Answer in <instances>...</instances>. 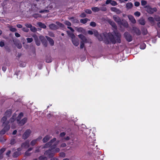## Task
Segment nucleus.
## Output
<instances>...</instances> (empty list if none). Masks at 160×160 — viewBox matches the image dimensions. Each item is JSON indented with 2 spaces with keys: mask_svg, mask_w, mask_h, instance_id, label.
<instances>
[{
  "mask_svg": "<svg viewBox=\"0 0 160 160\" xmlns=\"http://www.w3.org/2000/svg\"><path fill=\"white\" fill-rule=\"evenodd\" d=\"M6 150V148H2L0 150V154H3Z\"/></svg>",
  "mask_w": 160,
  "mask_h": 160,
  "instance_id": "obj_45",
  "label": "nucleus"
},
{
  "mask_svg": "<svg viewBox=\"0 0 160 160\" xmlns=\"http://www.w3.org/2000/svg\"><path fill=\"white\" fill-rule=\"evenodd\" d=\"M49 12V10H42L41 11H39V12L40 13H46L48 12Z\"/></svg>",
  "mask_w": 160,
  "mask_h": 160,
  "instance_id": "obj_41",
  "label": "nucleus"
},
{
  "mask_svg": "<svg viewBox=\"0 0 160 160\" xmlns=\"http://www.w3.org/2000/svg\"><path fill=\"white\" fill-rule=\"evenodd\" d=\"M66 146V144L65 143H63L61 145V147H65Z\"/></svg>",
  "mask_w": 160,
  "mask_h": 160,
  "instance_id": "obj_64",
  "label": "nucleus"
},
{
  "mask_svg": "<svg viewBox=\"0 0 160 160\" xmlns=\"http://www.w3.org/2000/svg\"><path fill=\"white\" fill-rule=\"evenodd\" d=\"M40 148V147H37L35 149V152H38L40 151L39 148Z\"/></svg>",
  "mask_w": 160,
  "mask_h": 160,
  "instance_id": "obj_54",
  "label": "nucleus"
},
{
  "mask_svg": "<svg viewBox=\"0 0 160 160\" xmlns=\"http://www.w3.org/2000/svg\"><path fill=\"white\" fill-rule=\"evenodd\" d=\"M72 22H73L75 23H77L78 22V21L77 19H76V18H74V19H73V20L72 21Z\"/></svg>",
  "mask_w": 160,
  "mask_h": 160,
  "instance_id": "obj_53",
  "label": "nucleus"
},
{
  "mask_svg": "<svg viewBox=\"0 0 160 160\" xmlns=\"http://www.w3.org/2000/svg\"><path fill=\"white\" fill-rule=\"evenodd\" d=\"M17 48L19 49H20L22 47V45L21 43H19L18 44L16 45Z\"/></svg>",
  "mask_w": 160,
  "mask_h": 160,
  "instance_id": "obj_57",
  "label": "nucleus"
},
{
  "mask_svg": "<svg viewBox=\"0 0 160 160\" xmlns=\"http://www.w3.org/2000/svg\"><path fill=\"white\" fill-rule=\"evenodd\" d=\"M5 45L4 42L3 41L0 42V46L1 47H3Z\"/></svg>",
  "mask_w": 160,
  "mask_h": 160,
  "instance_id": "obj_51",
  "label": "nucleus"
},
{
  "mask_svg": "<svg viewBox=\"0 0 160 160\" xmlns=\"http://www.w3.org/2000/svg\"><path fill=\"white\" fill-rule=\"evenodd\" d=\"M134 15L136 17H139L141 15V13L140 12L138 11L134 13Z\"/></svg>",
  "mask_w": 160,
  "mask_h": 160,
  "instance_id": "obj_38",
  "label": "nucleus"
},
{
  "mask_svg": "<svg viewBox=\"0 0 160 160\" xmlns=\"http://www.w3.org/2000/svg\"><path fill=\"white\" fill-rule=\"evenodd\" d=\"M40 40L41 41L42 43H43L45 46H47V45L46 42V40L43 36H40L39 37Z\"/></svg>",
  "mask_w": 160,
  "mask_h": 160,
  "instance_id": "obj_18",
  "label": "nucleus"
},
{
  "mask_svg": "<svg viewBox=\"0 0 160 160\" xmlns=\"http://www.w3.org/2000/svg\"><path fill=\"white\" fill-rule=\"evenodd\" d=\"M11 115V112L10 111H6L4 116L2 118L1 122L2 123V126L4 127V129L8 130L10 128V126L8 125L9 122L7 120V118H9Z\"/></svg>",
  "mask_w": 160,
  "mask_h": 160,
  "instance_id": "obj_2",
  "label": "nucleus"
},
{
  "mask_svg": "<svg viewBox=\"0 0 160 160\" xmlns=\"http://www.w3.org/2000/svg\"><path fill=\"white\" fill-rule=\"evenodd\" d=\"M6 140L3 137H1L0 138V142L2 143H3Z\"/></svg>",
  "mask_w": 160,
  "mask_h": 160,
  "instance_id": "obj_46",
  "label": "nucleus"
},
{
  "mask_svg": "<svg viewBox=\"0 0 160 160\" xmlns=\"http://www.w3.org/2000/svg\"><path fill=\"white\" fill-rule=\"evenodd\" d=\"M103 35L107 40H109L112 43H115L116 42L119 43L120 42L121 35L119 33L112 34L111 33H104Z\"/></svg>",
  "mask_w": 160,
  "mask_h": 160,
  "instance_id": "obj_1",
  "label": "nucleus"
},
{
  "mask_svg": "<svg viewBox=\"0 0 160 160\" xmlns=\"http://www.w3.org/2000/svg\"><path fill=\"white\" fill-rule=\"evenodd\" d=\"M33 160H38L37 159H34ZM39 160H47V158L44 156H41L39 157Z\"/></svg>",
  "mask_w": 160,
  "mask_h": 160,
  "instance_id": "obj_33",
  "label": "nucleus"
},
{
  "mask_svg": "<svg viewBox=\"0 0 160 160\" xmlns=\"http://www.w3.org/2000/svg\"><path fill=\"white\" fill-rule=\"evenodd\" d=\"M105 5L104 4L102 5V7L100 8V10H101L102 11H105L107 10V8L106 7H105Z\"/></svg>",
  "mask_w": 160,
  "mask_h": 160,
  "instance_id": "obj_35",
  "label": "nucleus"
},
{
  "mask_svg": "<svg viewBox=\"0 0 160 160\" xmlns=\"http://www.w3.org/2000/svg\"><path fill=\"white\" fill-rule=\"evenodd\" d=\"M10 30L12 32H15L16 31V29L12 27H10Z\"/></svg>",
  "mask_w": 160,
  "mask_h": 160,
  "instance_id": "obj_42",
  "label": "nucleus"
},
{
  "mask_svg": "<svg viewBox=\"0 0 160 160\" xmlns=\"http://www.w3.org/2000/svg\"><path fill=\"white\" fill-rule=\"evenodd\" d=\"M11 153V151L10 150H9L6 153V155L8 156L9 157L10 154Z\"/></svg>",
  "mask_w": 160,
  "mask_h": 160,
  "instance_id": "obj_61",
  "label": "nucleus"
},
{
  "mask_svg": "<svg viewBox=\"0 0 160 160\" xmlns=\"http://www.w3.org/2000/svg\"><path fill=\"white\" fill-rule=\"evenodd\" d=\"M144 8H146V10L148 13L151 14L157 11L156 8H151L149 6H146Z\"/></svg>",
  "mask_w": 160,
  "mask_h": 160,
  "instance_id": "obj_4",
  "label": "nucleus"
},
{
  "mask_svg": "<svg viewBox=\"0 0 160 160\" xmlns=\"http://www.w3.org/2000/svg\"><path fill=\"white\" fill-rule=\"evenodd\" d=\"M27 118H24L22 119L20 121H19L17 122V123H18L20 125H24L27 122Z\"/></svg>",
  "mask_w": 160,
  "mask_h": 160,
  "instance_id": "obj_15",
  "label": "nucleus"
},
{
  "mask_svg": "<svg viewBox=\"0 0 160 160\" xmlns=\"http://www.w3.org/2000/svg\"><path fill=\"white\" fill-rule=\"evenodd\" d=\"M56 140V138H54L52 139L51 140V141L48 143H47L45 144L44 146V148H47L51 145L53 143V142Z\"/></svg>",
  "mask_w": 160,
  "mask_h": 160,
  "instance_id": "obj_9",
  "label": "nucleus"
},
{
  "mask_svg": "<svg viewBox=\"0 0 160 160\" xmlns=\"http://www.w3.org/2000/svg\"><path fill=\"white\" fill-rule=\"evenodd\" d=\"M20 154L21 152L16 151L13 153L12 156L14 158H17Z\"/></svg>",
  "mask_w": 160,
  "mask_h": 160,
  "instance_id": "obj_29",
  "label": "nucleus"
},
{
  "mask_svg": "<svg viewBox=\"0 0 160 160\" xmlns=\"http://www.w3.org/2000/svg\"><path fill=\"white\" fill-rule=\"evenodd\" d=\"M25 25L28 28H30L31 27L32 25L29 23H26L25 24Z\"/></svg>",
  "mask_w": 160,
  "mask_h": 160,
  "instance_id": "obj_49",
  "label": "nucleus"
},
{
  "mask_svg": "<svg viewBox=\"0 0 160 160\" xmlns=\"http://www.w3.org/2000/svg\"><path fill=\"white\" fill-rule=\"evenodd\" d=\"M148 20L150 22L151 24L153 25L155 23V21L154 18L152 17H150L148 18Z\"/></svg>",
  "mask_w": 160,
  "mask_h": 160,
  "instance_id": "obj_21",
  "label": "nucleus"
},
{
  "mask_svg": "<svg viewBox=\"0 0 160 160\" xmlns=\"http://www.w3.org/2000/svg\"><path fill=\"white\" fill-rule=\"evenodd\" d=\"M109 23L115 29H116L117 26L115 23L112 21L109 20L108 21Z\"/></svg>",
  "mask_w": 160,
  "mask_h": 160,
  "instance_id": "obj_22",
  "label": "nucleus"
},
{
  "mask_svg": "<svg viewBox=\"0 0 160 160\" xmlns=\"http://www.w3.org/2000/svg\"><path fill=\"white\" fill-rule=\"evenodd\" d=\"M72 42L74 45L77 46L79 45V41L78 39L76 38L75 35H72Z\"/></svg>",
  "mask_w": 160,
  "mask_h": 160,
  "instance_id": "obj_5",
  "label": "nucleus"
},
{
  "mask_svg": "<svg viewBox=\"0 0 160 160\" xmlns=\"http://www.w3.org/2000/svg\"><path fill=\"white\" fill-rule=\"evenodd\" d=\"M113 18L114 20L118 24H122L120 18L116 15H114L113 16Z\"/></svg>",
  "mask_w": 160,
  "mask_h": 160,
  "instance_id": "obj_8",
  "label": "nucleus"
},
{
  "mask_svg": "<svg viewBox=\"0 0 160 160\" xmlns=\"http://www.w3.org/2000/svg\"><path fill=\"white\" fill-rule=\"evenodd\" d=\"M78 36L81 40L82 41L81 42H83L84 43L87 42V39L83 35L80 34L78 35Z\"/></svg>",
  "mask_w": 160,
  "mask_h": 160,
  "instance_id": "obj_12",
  "label": "nucleus"
},
{
  "mask_svg": "<svg viewBox=\"0 0 160 160\" xmlns=\"http://www.w3.org/2000/svg\"><path fill=\"white\" fill-rule=\"evenodd\" d=\"M138 22L142 25H144L145 23V20L143 18H140L138 20Z\"/></svg>",
  "mask_w": 160,
  "mask_h": 160,
  "instance_id": "obj_20",
  "label": "nucleus"
},
{
  "mask_svg": "<svg viewBox=\"0 0 160 160\" xmlns=\"http://www.w3.org/2000/svg\"><path fill=\"white\" fill-rule=\"evenodd\" d=\"M133 31L135 32V33L137 35H139L141 33V32L140 30L137 28L136 27H134L133 28Z\"/></svg>",
  "mask_w": 160,
  "mask_h": 160,
  "instance_id": "obj_19",
  "label": "nucleus"
},
{
  "mask_svg": "<svg viewBox=\"0 0 160 160\" xmlns=\"http://www.w3.org/2000/svg\"><path fill=\"white\" fill-rule=\"evenodd\" d=\"M50 29L52 30H56L58 28V27L56 25L54 24H51L49 25Z\"/></svg>",
  "mask_w": 160,
  "mask_h": 160,
  "instance_id": "obj_14",
  "label": "nucleus"
},
{
  "mask_svg": "<svg viewBox=\"0 0 160 160\" xmlns=\"http://www.w3.org/2000/svg\"><path fill=\"white\" fill-rule=\"evenodd\" d=\"M75 29L78 32H83L84 31L83 29L81 27L80 28H77V27H75Z\"/></svg>",
  "mask_w": 160,
  "mask_h": 160,
  "instance_id": "obj_30",
  "label": "nucleus"
},
{
  "mask_svg": "<svg viewBox=\"0 0 160 160\" xmlns=\"http://www.w3.org/2000/svg\"><path fill=\"white\" fill-rule=\"evenodd\" d=\"M60 151L59 148H55V146L52 145L51 149L46 151L44 152V155L49 158H50L54 156L55 153L59 152Z\"/></svg>",
  "mask_w": 160,
  "mask_h": 160,
  "instance_id": "obj_3",
  "label": "nucleus"
},
{
  "mask_svg": "<svg viewBox=\"0 0 160 160\" xmlns=\"http://www.w3.org/2000/svg\"><path fill=\"white\" fill-rule=\"evenodd\" d=\"M47 39L50 45L52 46H53L54 44V42L52 39L48 37Z\"/></svg>",
  "mask_w": 160,
  "mask_h": 160,
  "instance_id": "obj_24",
  "label": "nucleus"
},
{
  "mask_svg": "<svg viewBox=\"0 0 160 160\" xmlns=\"http://www.w3.org/2000/svg\"><path fill=\"white\" fill-rule=\"evenodd\" d=\"M22 30L23 31H24L25 32H28L29 31V30L28 29L25 28H22Z\"/></svg>",
  "mask_w": 160,
  "mask_h": 160,
  "instance_id": "obj_52",
  "label": "nucleus"
},
{
  "mask_svg": "<svg viewBox=\"0 0 160 160\" xmlns=\"http://www.w3.org/2000/svg\"><path fill=\"white\" fill-rule=\"evenodd\" d=\"M80 16L82 18L85 17L86 16V14L85 13L83 12L81 14Z\"/></svg>",
  "mask_w": 160,
  "mask_h": 160,
  "instance_id": "obj_60",
  "label": "nucleus"
},
{
  "mask_svg": "<svg viewBox=\"0 0 160 160\" xmlns=\"http://www.w3.org/2000/svg\"><path fill=\"white\" fill-rule=\"evenodd\" d=\"M88 19L87 18L82 19L80 20V22L83 23H85L87 22Z\"/></svg>",
  "mask_w": 160,
  "mask_h": 160,
  "instance_id": "obj_36",
  "label": "nucleus"
},
{
  "mask_svg": "<svg viewBox=\"0 0 160 160\" xmlns=\"http://www.w3.org/2000/svg\"><path fill=\"white\" fill-rule=\"evenodd\" d=\"M23 113H20L18 115L17 118V122H18L22 118L23 116Z\"/></svg>",
  "mask_w": 160,
  "mask_h": 160,
  "instance_id": "obj_31",
  "label": "nucleus"
},
{
  "mask_svg": "<svg viewBox=\"0 0 160 160\" xmlns=\"http://www.w3.org/2000/svg\"><path fill=\"white\" fill-rule=\"evenodd\" d=\"M59 156L60 157L64 158L65 156V154L63 152H61L59 153Z\"/></svg>",
  "mask_w": 160,
  "mask_h": 160,
  "instance_id": "obj_47",
  "label": "nucleus"
},
{
  "mask_svg": "<svg viewBox=\"0 0 160 160\" xmlns=\"http://www.w3.org/2000/svg\"><path fill=\"white\" fill-rule=\"evenodd\" d=\"M31 154V153H30L29 152H28V151H26L25 153V155L26 156H29Z\"/></svg>",
  "mask_w": 160,
  "mask_h": 160,
  "instance_id": "obj_56",
  "label": "nucleus"
},
{
  "mask_svg": "<svg viewBox=\"0 0 160 160\" xmlns=\"http://www.w3.org/2000/svg\"><path fill=\"white\" fill-rule=\"evenodd\" d=\"M8 130H6V128L4 129V127L3 129L0 132V134L1 135H2L4 134Z\"/></svg>",
  "mask_w": 160,
  "mask_h": 160,
  "instance_id": "obj_34",
  "label": "nucleus"
},
{
  "mask_svg": "<svg viewBox=\"0 0 160 160\" xmlns=\"http://www.w3.org/2000/svg\"><path fill=\"white\" fill-rule=\"evenodd\" d=\"M56 24L60 27H63L64 26L63 24L58 22H57Z\"/></svg>",
  "mask_w": 160,
  "mask_h": 160,
  "instance_id": "obj_40",
  "label": "nucleus"
},
{
  "mask_svg": "<svg viewBox=\"0 0 160 160\" xmlns=\"http://www.w3.org/2000/svg\"><path fill=\"white\" fill-rule=\"evenodd\" d=\"M124 36L127 40L130 42L132 40V38L131 36L128 32H125L124 34Z\"/></svg>",
  "mask_w": 160,
  "mask_h": 160,
  "instance_id": "obj_6",
  "label": "nucleus"
},
{
  "mask_svg": "<svg viewBox=\"0 0 160 160\" xmlns=\"http://www.w3.org/2000/svg\"><path fill=\"white\" fill-rule=\"evenodd\" d=\"M17 116V115L16 114H14L12 117L10 118V122H13L15 119V118Z\"/></svg>",
  "mask_w": 160,
  "mask_h": 160,
  "instance_id": "obj_28",
  "label": "nucleus"
},
{
  "mask_svg": "<svg viewBox=\"0 0 160 160\" xmlns=\"http://www.w3.org/2000/svg\"><path fill=\"white\" fill-rule=\"evenodd\" d=\"M31 131L30 130H28L24 133L22 135L23 138L25 139H27L30 135Z\"/></svg>",
  "mask_w": 160,
  "mask_h": 160,
  "instance_id": "obj_7",
  "label": "nucleus"
},
{
  "mask_svg": "<svg viewBox=\"0 0 160 160\" xmlns=\"http://www.w3.org/2000/svg\"><path fill=\"white\" fill-rule=\"evenodd\" d=\"M67 34H68V35L70 37H71V38H72V35H74L73 33H70V32L68 31H67Z\"/></svg>",
  "mask_w": 160,
  "mask_h": 160,
  "instance_id": "obj_55",
  "label": "nucleus"
},
{
  "mask_svg": "<svg viewBox=\"0 0 160 160\" xmlns=\"http://www.w3.org/2000/svg\"><path fill=\"white\" fill-rule=\"evenodd\" d=\"M28 43H30L33 41V39L32 38H27L26 39Z\"/></svg>",
  "mask_w": 160,
  "mask_h": 160,
  "instance_id": "obj_43",
  "label": "nucleus"
},
{
  "mask_svg": "<svg viewBox=\"0 0 160 160\" xmlns=\"http://www.w3.org/2000/svg\"><path fill=\"white\" fill-rule=\"evenodd\" d=\"M42 139L41 137H39L36 139H35L34 140H33L31 141V145L32 146H34V145L35 144L37 143V142L38 141H39V140H40Z\"/></svg>",
  "mask_w": 160,
  "mask_h": 160,
  "instance_id": "obj_17",
  "label": "nucleus"
},
{
  "mask_svg": "<svg viewBox=\"0 0 160 160\" xmlns=\"http://www.w3.org/2000/svg\"><path fill=\"white\" fill-rule=\"evenodd\" d=\"M50 139V137L48 136H47L45 137L43 139L42 141L43 142H46L48 141Z\"/></svg>",
  "mask_w": 160,
  "mask_h": 160,
  "instance_id": "obj_32",
  "label": "nucleus"
},
{
  "mask_svg": "<svg viewBox=\"0 0 160 160\" xmlns=\"http://www.w3.org/2000/svg\"><path fill=\"white\" fill-rule=\"evenodd\" d=\"M133 6V4L131 2H128L126 4V7L128 9H131Z\"/></svg>",
  "mask_w": 160,
  "mask_h": 160,
  "instance_id": "obj_26",
  "label": "nucleus"
},
{
  "mask_svg": "<svg viewBox=\"0 0 160 160\" xmlns=\"http://www.w3.org/2000/svg\"><path fill=\"white\" fill-rule=\"evenodd\" d=\"M30 30L31 31L34 32L37 31V29L34 26H31V27L30 28Z\"/></svg>",
  "mask_w": 160,
  "mask_h": 160,
  "instance_id": "obj_37",
  "label": "nucleus"
},
{
  "mask_svg": "<svg viewBox=\"0 0 160 160\" xmlns=\"http://www.w3.org/2000/svg\"><path fill=\"white\" fill-rule=\"evenodd\" d=\"M134 5L135 6L138 7L140 3L138 2H135L134 3Z\"/></svg>",
  "mask_w": 160,
  "mask_h": 160,
  "instance_id": "obj_59",
  "label": "nucleus"
},
{
  "mask_svg": "<svg viewBox=\"0 0 160 160\" xmlns=\"http://www.w3.org/2000/svg\"><path fill=\"white\" fill-rule=\"evenodd\" d=\"M155 20L156 21L158 22L160 21V18L159 17H157L155 18Z\"/></svg>",
  "mask_w": 160,
  "mask_h": 160,
  "instance_id": "obj_62",
  "label": "nucleus"
},
{
  "mask_svg": "<svg viewBox=\"0 0 160 160\" xmlns=\"http://www.w3.org/2000/svg\"><path fill=\"white\" fill-rule=\"evenodd\" d=\"M21 147L23 148H26L29 146V142L28 141H26L25 142L22 143L21 145Z\"/></svg>",
  "mask_w": 160,
  "mask_h": 160,
  "instance_id": "obj_13",
  "label": "nucleus"
},
{
  "mask_svg": "<svg viewBox=\"0 0 160 160\" xmlns=\"http://www.w3.org/2000/svg\"><path fill=\"white\" fill-rule=\"evenodd\" d=\"M65 135V133L64 132H62L60 133V136L61 137H63Z\"/></svg>",
  "mask_w": 160,
  "mask_h": 160,
  "instance_id": "obj_63",
  "label": "nucleus"
},
{
  "mask_svg": "<svg viewBox=\"0 0 160 160\" xmlns=\"http://www.w3.org/2000/svg\"><path fill=\"white\" fill-rule=\"evenodd\" d=\"M141 5L142 6H144L147 3V2L146 1L142 0L141 2Z\"/></svg>",
  "mask_w": 160,
  "mask_h": 160,
  "instance_id": "obj_48",
  "label": "nucleus"
},
{
  "mask_svg": "<svg viewBox=\"0 0 160 160\" xmlns=\"http://www.w3.org/2000/svg\"><path fill=\"white\" fill-rule=\"evenodd\" d=\"M111 10L112 12H115L117 14H119L121 12V11L118 8L115 7H112L111 8Z\"/></svg>",
  "mask_w": 160,
  "mask_h": 160,
  "instance_id": "obj_16",
  "label": "nucleus"
},
{
  "mask_svg": "<svg viewBox=\"0 0 160 160\" xmlns=\"http://www.w3.org/2000/svg\"><path fill=\"white\" fill-rule=\"evenodd\" d=\"M84 43L83 42H81L80 43V48H83L84 45Z\"/></svg>",
  "mask_w": 160,
  "mask_h": 160,
  "instance_id": "obj_58",
  "label": "nucleus"
},
{
  "mask_svg": "<svg viewBox=\"0 0 160 160\" xmlns=\"http://www.w3.org/2000/svg\"><path fill=\"white\" fill-rule=\"evenodd\" d=\"M92 10L94 12H98L100 10V8L98 7H93L91 8Z\"/></svg>",
  "mask_w": 160,
  "mask_h": 160,
  "instance_id": "obj_27",
  "label": "nucleus"
},
{
  "mask_svg": "<svg viewBox=\"0 0 160 160\" xmlns=\"http://www.w3.org/2000/svg\"><path fill=\"white\" fill-rule=\"evenodd\" d=\"M84 11L88 14H91L92 13V11L90 9H86L84 10Z\"/></svg>",
  "mask_w": 160,
  "mask_h": 160,
  "instance_id": "obj_44",
  "label": "nucleus"
},
{
  "mask_svg": "<svg viewBox=\"0 0 160 160\" xmlns=\"http://www.w3.org/2000/svg\"><path fill=\"white\" fill-rule=\"evenodd\" d=\"M109 3H110L113 6H116L118 4L116 1L112 0H107L106 2V4H108Z\"/></svg>",
  "mask_w": 160,
  "mask_h": 160,
  "instance_id": "obj_10",
  "label": "nucleus"
},
{
  "mask_svg": "<svg viewBox=\"0 0 160 160\" xmlns=\"http://www.w3.org/2000/svg\"><path fill=\"white\" fill-rule=\"evenodd\" d=\"M90 25L93 27H94L96 26V23L94 22H91L90 23Z\"/></svg>",
  "mask_w": 160,
  "mask_h": 160,
  "instance_id": "obj_50",
  "label": "nucleus"
},
{
  "mask_svg": "<svg viewBox=\"0 0 160 160\" xmlns=\"http://www.w3.org/2000/svg\"><path fill=\"white\" fill-rule=\"evenodd\" d=\"M129 20L133 24H135L136 23V21L132 15H129L128 16Z\"/></svg>",
  "mask_w": 160,
  "mask_h": 160,
  "instance_id": "obj_11",
  "label": "nucleus"
},
{
  "mask_svg": "<svg viewBox=\"0 0 160 160\" xmlns=\"http://www.w3.org/2000/svg\"><path fill=\"white\" fill-rule=\"evenodd\" d=\"M64 24L66 25H67L68 27H69L71 25V22L68 21H66L64 22Z\"/></svg>",
  "mask_w": 160,
  "mask_h": 160,
  "instance_id": "obj_39",
  "label": "nucleus"
},
{
  "mask_svg": "<svg viewBox=\"0 0 160 160\" xmlns=\"http://www.w3.org/2000/svg\"><path fill=\"white\" fill-rule=\"evenodd\" d=\"M37 24L40 28H46V25L44 23H42L41 22H38L37 23Z\"/></svg>",
  "mask_w": 160,
  "mask_h": 160,
  "instance_id": "obj_23",
  "label": "nucleus"
},
{
  "mask_svg": "<svg viewBox=\"0 0 160 160\" xmlns=\"http://www.w3.org/2000/svg\"><path fill=\"white\" fill-rule=\"evenodd\" d=\"M34 37L35 38L34 39L36 45L38 46H39L40 44V42L39 40L38 37L36 36Z\"/></svg>",
  "mask_w": 160,
  "mask_h": 160,
  "instance_id": "obj_25",
  "label": "nucleus"
}]
</instances>
